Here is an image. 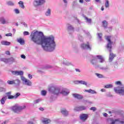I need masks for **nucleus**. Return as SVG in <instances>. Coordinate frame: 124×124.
Wrapping results in <instances>:
<instances>
[{"label": "nucleus", "instance_id": "1", "mask_svg": "<svg viewBox=\"0 0 124 124\" xmlns=\"http://www.w3.org/2000/svg\"><path fill=\"white\" fill-rule=\"evenodd\" d=\"M30 39L36 45H41L42 48L46 52H52L56 50L57 45L55 36L53 35L45 36L41 31H32L30 35Z\"/></svg>", "mask_w": 124, "mask_h": 124}, {"label": "nucleus", "instance_id": "2", "mask_svg": "<svg viewBox=\"0 0 124 124\" xmlns=\"http://www.w3.org/2000/svg\"><path fill=\"white\" fill-rule=\"evenodd\" d=\"M106 40L108 41V44L107 45V48L108 51L109 52V55L108 58L109 62H112L114 58L116 57V54L113 53L112 52V45L113 44V42L111 41V37L110 36H108L106 37Z\"/></svg>", "mask_w": 124, "mask_h": 124}, {"label": "nucleus", "instance_id": "3", "mask_svg": "<svg viewBox=\"0 0 124 124\" xmlns=\"http://www.w3.org/2000/svg\"><path fill=\"white\" fill-rule=\"evenodd\" d=\"M105 62V60L101 55H97L93 57V59L91 61V63L93 65H96L97 63L99 62L100 63H103Z\"/></svg>", "mask_w": 124, "mask_h": 124}, {"label": "nucleus", "instance_id": "4", "mask_svg": "<svg viewBox=\"0 0 124 124\" xmlns=\"http://www.w3.org/2000/svg\"><path fill=\"white\" fill-rule=\"evenodd\" d=\"M107 121L109 124H124V117H120L115 119L108 118Z\"/></svg>", "mask_w": 124, "mask_h": 124}, {"label": "nucleus", "instance_id": "5", "mask_svg": "<svg viewBox=\"0 0 124 124\" xmlns=\"http://www.w3.org/2000/svg\"><path fill=\"white\" fill-rule=\"evenodd\" d=\"M24 109H26V106H19L17 105L12 107L11 110L16 114H20Z\"/></svg>", "mask_w": 124, "mask_h": 124}, {"label": "nucleus", "instance_id": "6", "mask_svg": "<svg viewBox=\"0 0 124 124\" xmlns=\"http://www.w3.org/2000/svg\"><path fill=\"white\" fill-rule=\"evenodd\" d=\"M48 91L50 93H51L58 95V94H61V87L51 86L48 89Z\"/></svg>", "mask_w": 124, "mask_h": 124}, {"label": "nucleus", "instance_id": "7", "mask_svg": "<svg viewBox=\"0 0 124 124\" xmlns=\"http://www.w3.org/2000/svg\"><path fill=\"white\" fill-rule=\"evenodd\" d=\"M114 91L115 93L119 94V95H124V86L114 87Z\"/></svg>", "mask_w": 124, "mask_h": 124}, {"label": "nucleus", "instance_id": "8", "mask_svg": "<svg viewBox=\"0 0 124 124\" xmlns=\"http://www.w3.org/2000/svg\"><path fill=\"white\" fill-rule=\"evenodd\" d=\"M66 31L70 35H72V34L75 31V28L70 23L66 24Z\"/></svg>", "mask_w": 124, "mask_h": 124}, {"label": "nucleus", "instance_id": "9", "mask_svg": "<svg viewBox=\"0 0 124 124\" xmlns=\"http://www.w3.org/2000/svg\"><path fill=\"white\" fill-rule=\"evenodd\" d=\"M46 2L45 0H34L33 5L34 7H38L40 5H43Z\"/></svg>", "mask_w": 124, "mask_h": 124}, {"label": "nucleus", "instance_id": "10", "mask_svg": "<svg viewBox=\"0 0 124 124\" xmlns=\"http://www.w3.org/2000/svg\"><path fill=\"white\" fill-rule=\"evenodd\" d=\"M88 109V107L85 106H79L76 107L74 110L75 111V112H81L82 111H86Z\"/></svg>", "mask_w": 124, "mask_h": 124}, {"label": "nucleus", "instance_id": "11", "mask_svg": "<svg viewBox=\"0 0 124 124\" xmlns=\"http://www.w3.org/2000/svg\"><path fill=\"white\" fill-rule=\"evenodd\" d=\"M81 47L83 50H90V51L92 50V47L90 46V43H89V42H87V44H81Z\"/></svg>", "mask_w": 124, "mask_h": 124}, {"label": "nucleus", "instance_id": "12", "mask_svg": "<svg viewBox=\"0 0 124 124\" xmlns=\"http://www.w3.org/2000/svg\"><path fill=\"white\" fill-rule=\"evenodd\" d=\"M21 78L24 85L30 86H31V80L27 79L24 77H21Z\"/></svg>", "mask_w": 124, "mask_h": 124}, {"label": "nucleus", "instance_id": "13", "mask_svg": "<svg viewBox=\"0 0 124 124\" xmlns=\"http://www.w3.org/2000/svg\"><path fill=\"white\" fill-rule=\"evenodd\" d=\"M88 118H89V115L87 114L82 113L79 116V119L82 122H85L88 120Z\"/></svg>", "mask_w": 124, "mask_h": 124}, {"label": "nucleus", "instance_id": "14", "mask_svg": "<svg viewBox=\"0 0 124 124\" xmlns=\"http://www.w3.org/2000/svg\"><path fill=\"white\" fill-rule=\"evenodd\" d=\"M12 73L13 75L16 76H23L24 72L23 71H12Z\"/></svg>", "mask_w": 124, "mask_h": 124}, {"label": "nucleus", "instance_id": "15", "mask_svg": "<svg viewBox=\"0 0 124 124\" xmlns=\"http://www.w3.org/2000/svg\"><path fill=\"white\" fill-rule=\"evenodd\" d=\"M69 90H68V89H63L62 90H61L60 94L66 96L68 94H69Z\"/></svg>", "mask_w": 124, "mask_h": 124}, {"label": "nucleus", "instance_id": "16", "mask_svg": "<svg viewBox=\"0 0 124 124\" xmlns=\"http://www.w3.org/2000/svg\"><path fill=\"white\" fill-rule=\"evenodd\" d=\"M72 95L74 97H75V98H77L78 99H83V98H84L83 95H80V94L73 93Z\"/></svg>", "mask_w": 124, "mask_h": 124}, {"label": "nucleus", "instance_id": "17", "mask_svg": "<svg viewBox=\"0 0 124 124\" xmlns=\"http://www.w3.org/2000/svg\"><path fill=\"white\" fill-rule=\"evenodd\" d=\"M76 84H80L81 85H85L86 87L88 86V82L84 80H77L76 81Z\"/></svg>", "mask_w": 124, "mask_h": 124}, {"label": "nucleus", "instance_id": "18", "mask_svg": "<svg viewBox=\"0 0 124 124\" xmlns=\"http://www.w3.org/2000/svg\"><path fill=\"white\" fill-rule=\"evenodd\" d=\"M102 26L105 30H106L108 28V22L106 20H103L102 21Z\"/></svg>", "mask_w": 124, "mask_h": 124}, {"label": "nucleus", "instance_id": "19", "mask_svg": "<svg viewBox=\"0 0 124 124\" xmlns=\"http://www.w3.org/2000/svg\"><path fill=\"white\" fill-rule=\"evenodd\" d=\"M100 69L104 71V72H108V71H109V67L108 66H106V67H101L100 68Z\"/></svg>", "mask_w": 124, "mask_h": 124}, {"label": "nucleus", "instance_id": "20", "mask_svg": "<svg viewBox=\"0 0 124 124\" xmlns=\"http://www.w3.org/2000/svg\"><path fill=\"white\" fill-rule=\"evenodd\" d=\"M6 4L8 6H14L15 3L12 0H9L6 2Z\"/></svg>", "mask_w": 124, "mask_h": 124}, {"label": "nucleus", "instance_id": "21", "mask_svg": "<svg viewBox=\"0 0 124 124\" xmlns=\"http://www.w3.org/2000/svg\"><path fill=\"white\" fill-rule=\"evenodd\" d=\"M11 44V43L7 41H1V44L2 45H5V46H8L10 45Z\"/></svg>", "mask_w": 124, "mask_h": 124}, {"label": "nucleus", "instance_id": "22", "mask_svg": "<svg viewBox=\"0 0 124 124\" xmlns=\"http://www.w3.org/2000/svg\"><path fill=\"white\" fill-rule=\"evenodd\" d=\"M61 113H62L63 116H68V111H67L66 109H62V110L61 111Z\"/></svg>", "mask_w": 124, "mask_h": 124}, {"label": "nucleus", "instance_id": "23", "mask_svg": "<svg viewBox=\"0 0 124 124\" xmlns=\"http://www.w3.org/2000/svg\"><path fill=\"white\" fill-rule=\"evenodd\" d=\"M45 15L47 17H50V16H51V9H47V11L45 13Z\"/></svg>", "mask_w": 124, "mask_h": 124}, {"label": "nucleus", "instance_id": "24", "mask_svg": "<svg viewBox=\"0 0 124 124\" xmlns=\"http://www.w3.org/2000/svg\"><path fill=\"white\" fill-rule=\"evenodd\" d=\"M17 41L18 43H20L21 45H24L25 44V41L21 38L17 39Z\"/></svg>", "mask_w": 124, "mask_h": 124}, {"label": "nucleus", "instance_id": "25", "mask_svg": "<svg viewBox=\"0 0 124 124\" xmlns=\"http://www.w3.org/2000/svg\"><path fill=\"white\" fill-rule=\"evenodd\" d=\"M42 123L44 124H50V123H51V120H50V119H45L42 121Z\"/></svg>", "mask_w": 124, "mask_h": 124}, {"label": "nucleus", "instance_id": "26", "mask_svg": "<svg viewBox=\"0 0 124 124\" xmlns=\"http://www.w3.org/2000/svg\"><path fill=\"white\" fill-rule=\"evenodd\" d=\"M53 68V66H51L50 65H46V66L43 67L41 69H49Z\"/></svg>", "mask_w": 124, "mask_h": 124}, {"label": "nucleus", "instance_id": "27", "mask_svg": "<svg viewBox=\"0 0 124 124\" xmlns=\"http://www.w3.org/2000/svg\"><path fill=\"white\" fill-rule=\"evenodd\" d=\"M0 22L3 25H4V24H8V21L7 20H5V19L4 18V17H1L0 18Z\"/></svg>", "mask_w": 124, "mask_h": 124}, {"label": "nucleus", "instance_id": "28", "mask_svg": "<svg viewBox=\"0 0 124 124\" xmlns=\"http://www.w3.org/2000/svg\"><path fill=\"white\" fill-rule=\"evenodd\" d=\"M62 63L64 65H71V63L69 62H68L67 60H64L63 62Z\"/></svg>", "mask_w": 124, "mask_h": 124}, {"label": "nucleus", "instance_id": "29", "mask_svg": "<svg viewBox=\"0 0 124 124\" xmlns=\"http://www.w3.org/2000/svg\"><path fill=\"white\" fill-rule=\"evenodd\" d=\"M7 99V98H6V96H5V97H3L1 100H0V102H1V104L3 105V104H4L5 103V101Z\"/></svg>", "mask_w": 124, "mask_h": 124}, {"label": "nucleus", "instance_id": "30", "mask_svg": "<svg viewBox=\"0 0 124 124\" xmlns=\"http://www.w3.org/2000/svg\"><path fill=\"white\" fill-rule=\"evenodd\" d=\"M14 62V58H11L7 59V63H9V62Z\"/></svg>", "mask_w": 124, "mask_h": 124}, {"label": "nucleus", "instance_id": "31", "mask_svg": "<svg viewBox=\"0 0 124 124\" xmlns=\"http://www.w3.org/2000/svg\"><path fill=\"white\" fill-rule=\"evenodd\" d=\"M14 84L16 85V86H19L20 85V80L16 79L14 80Z\"/></svg>", "mask_w": 124, "mask_h": 124}, {"label": "nucleus", "instance_id": "32", "mask_svg": "<svg viewBox=\"0 0 124 124\" xmlns=\"http://www.w3.org/2000/svg\"><path fill=\"white\" fill-rule=\"evenodd\" d=\"M18 4H19L20 7H21V8H23V9L25 8V6L24 5V2H23V1H20L18 2Z\"/></svg>", "mask_w": 124, "mask_h": 124}, {"label": "nucleus", "instance_id": "33", "mask_svg": "<svg viewBox=\"0 0 124 124\" xmlns=\"http://www.w3.org/2000/svg\"><path fill=\"white\" fill-rule=\"evenodd\" d=\"M106 2L105 3V6L106 7V8H108V7H109L110 4L109 3V0H105Z\"/></svg>", "mask_w": 124, "mask_h": 124}, {"label": "nucleus", "instance_id": "34", "mask_svg": "<svg viewBox=\"0 0 124 124\" xmlns=\"http://www.w3.org/2000/svg\"><path fill=\"white\" fill-rule=\"evenodd\" d=\"M105 89H112L113 85L112 84H108L104 86Z\"/></svg>", "mask_w": 124, "mask_h": 124}, {"label": "nucleus", "instance_id": "35", "mask_svg": "<svg viewBox=\"0 0 124 124\" xmlns=\"http://www.w3.org/2000/svg\"><path fill=\"white\" fill-rule=\"evenodd\" d=\"M97 36H98V38L99 39L100 41H101L102 40V33H98Z\"/></svg>", "mask_w": 124, "mask_h": 124}, {"label": "nucleus", "instance_id": "36", "mask_svg": "<svg viewBox=\"0 0 124 124\" xmlns=\"http://www.w3.org/2000/svg\"><path fill=\"white\" fill-rule=\"evenodd\" d=\"M112 65H113L114 68H118V67L119 66V63L117 62H115L113 63Z\"/></svg>", "mask_w": 124, "mask_h": 124}, {"label": "nucleus", "instance_id": "37", "mask_svg": "<svg viewBox=\"0 0 124 124\" xmlns=\"http://www.w3.org/2000/svg\"><path fill=\"white\" fill-rule=\"evenodd\" d=\"M20 95H21V93H16L15 95H14V99H16V98H18Z\"/></svg>", "mask_w": 124, "mask_h": 124}, {"label": "nucleus", "instance_id": "38", "mask_svg": "<svg viewBox=\"0 0 124 124\" xmlns=\"http://www.w3.org/2000/svg\"><path fill=\"white\" fill-rule=\"evenodd\" d=\"M85 19L86 20L87 23H89V24H91V23H92L91 18H89L87 17H85Z\"/></svg>", "mask_w": 124, "mask_h": 124}, {"label": "nucleus", "instance_id": "39", "mask_svg": "<svg viewBox=\"0 0 124 124\" xmlns=\"http://www.w3.org/2000/svg\"><path fill=\"white\" fill-rule=\"evenodd\" d=\"M4 92H6V89L2 87H0V93H3Z\"/></svg>", "mask_w": 124, "mask_h": 124}, {"label": "nucleus", "instance_id": "40", "mask_svg": "<svg viewBox=\"0 0 124 124\" xmlns=\"http://www.w3.org/2000/svg\"><path fill=\"white\" fill-rule=\"evenodd\" d=\"M41 94L42 95H43V96H45V95L47 94V91H46V90H42L41 91Z\"/></svg>", "mask_w": 124, "mask_h": 124}, {"label": "nucleus", "instance_id": "41", "mask_svg": "<svg viewBox=\"0 0 124 124\" xmlns=\"http://www.w3.org/2000/svg\"><path fill=\"white\" fill-rule=\"evenodd\" d=\"M56 98H57V97H56V96H55V95H52L50 96V100H51V101H53L54 100H56Z\"/></svg>", "mask_w": 124, "mask_h": 124}, {"label": "nucleus", "instance_id": "42", "mask_svg": "<svg viewBox=\"0 0 124 124\" xmlns=\"http://www.w3.org/2000/svg\"><path fill=\"white\" fill-rule=\"evenodd\" d=\"M95 75L98 77V78H103V75L99 73H95Z\"/></svg>", "mask_w": 124, "mask_h": 124}, {"label": "nucleus", "instance_id": "43", "mask_svg": "<svg viewBox=\"0 0 124 124\" xmlns=\"http://www.w3.org/2000/svg\"><path fill=\"white\" fill-rule=\"evenodd\" d=\"M0 62H3L5 63H7V59L0 58Z\"/></svg>", "mask_w": 124, "mask_h": 124}, {"label": "nucleus", "instance_id": "44", "mask_svg": "<svg viewBox=\"0 0 124 124\" xmlns=\"http://www.w3.org/2000/svg\"><path fill=\"white\" fill-rule=\"evenodd\" d=\"M41 101L40 99H38L34 101L33 103L34 104H37V103H39Z\"/></svg>", "mask_w": 124, "mask_h": 124}, {"label": "nucleus", "instance_id": "45", "mask_svg": "<svg viewBox=\"0 0 124 124\" xmlns=\"http://www.w3.org/2000/svg\"><path fill=\"white\" fill-rule=\"evenodd\" d=\"M89 93H92L93 94L94 93H97L94 90H93L92 89H89Z\"/></svg>", "mask_w": 124, "mask_h": 124}, {"label": "nucleus", "instance_id": "46", "mask_svg": "<svg viewBox=\"0 0 124 124\" xmlns=\"http://www.w3.org/2000/svg\"><path fill=\"white\" fill-rule=\"evenodd\" d=\"M115 85H117V86H122V82L121 81H116Z\"/></svg>", "mask_w": 124, "mask_h": 124}, {"label": "nucleus", "instance_id": "47", "mask_svg": "<svg viewBox=\"0 0 124 124\" xmlns=\"http://www.w3.org/2000/svg\"><path fill=\"white\" fill-rule=\"evenodd\" d=\"M90 110L93 111V112H95V111L96 110V108L94 107H92L90 108Z\"/></svg>", "mask_w": 124, "mask_h": 124}, {"label": "nucleus", "instance_id": "48", "mask_svg": "<svg viewBox=\"0 0 124 124\" xmlns=\"http://www.w3.org/2000/svg\"><path fill=\"white\" fill-rule=\"evenodd\" d=\"M7 83L9 84V85H13V84H14V80H8Z\"/></svg>", "mask_w": 124, "mask_h": 124}, {"label": "nucleus", "instance_id": "49", "mask_svg": "<svg viewBox=\"0 0 124 124\" xmlns=\"http://www.w3.org/2000/svg\"><path fill=\"white\" fill-rule=\"evenodd\" d=\"M106 96L108 97H113V95H112L110 93H108L106 94Z\"/></svg>", "mask_w": 124, "mask_h": 124}, {"label": "nucleus", "instance_id": "50", "mask_svg": "<svg viewBox=\"0 0 124 124\" xmlns=\"http://www.w3.org/2000/svg\"><path fill=\"white\" fill-rule=\"evenodd\" d=\"M75 5H77V0L74 1L72 3L73 7H74Z\"/></svg>", "mask_w": 124, "mask_h": 124}, {"label": "nucleus", "instance_id": "51", "mask_svg": "<svg viewBox=\"0 0 124 124\" xmlns=\"http://www.w3.org/2000/svg\"><path fill=\"white\" fill-rule=\"evenodd\" d=\"M8 99H14V95H10L8 97Z\"/></svg>", "mask_w": 124, "mask_h": 124}, {"label": "nucleus", "instance_id": "52", "mask_svg": "<svg viewBox=\"0 0 124 124\" xmlns=\"http://www.w3.org/2000/svg\"><path fill=\"white\" fill-rule=\"evenodd\" d=\"M14 11H15L16 14H20V11H19V10L18 9H15L14 10Z\"/></svg>", "mask_w": 124, "mask_h": 124}, {"label": "nucleus", "instance_id": "53", "mask_svg": "<svg viewBox=\"0 0 124 124\" xmlns=\"http://www.w3.org/2000/svg\"><path fill=\"white\" fill-rule=\"evenodd\" d=\"M37 73H40L41 74H43V73H44V71H43L41 69H38L37 70Z\"/></svg>", "mask_w": 124, "mask_h": 124}, {"label": "nucleus", "instance_id": "54", "mask_svg": "<svg viewBox=\"0 0 124 124\" xmlns=\"http://www.w3.org/2000/svg\"><path fill=\"white\" fill-rule=\"evenodd\" d=\"M23 34H24V35H29L30 32H29L28 31H25L23 32Z\"/></svg>", "mask_w": 124, "mask_h": 124}, {"label": "nucleus", "instance_id": "55", "mask_svg": "<svg viewBox=\"0 0 124 124\" xmlns=\"http://www.w3.org/2000/svg\"><path fill=\"white\" fill-rule=\"evenodd\" d=\"M86 33V35L89 37V38H92V36H91V34H90V32H88Z\"/></svg>", "mask_w": 124, "mask_h": 124}, {"label": "nucleus", "instance_id": "56", "mask_svg": "<svg viewBox=\"0 0 124 124\" xmlns=\"http://www.w3.org/2000/svg\"><path fill=\"white\" fill-rule=\"evenodd\" d=\"M21 24L22 25H24V27H25L26 28H28V24H27V23L25 22H21Z\"/></svg>", "mask_w": 124, "mask_h": 124}, {"label": "nucleus", "instance_id": "57", "mask_svg": "<svg viewBox=\"0 0 124 124\" xmlns=\"http://www.w3.org/2000/svg\"><path fill=\"white\" fill-rule=\"evenodd\" d=\"M78 39L80 41H83V37H82V36H79L78 37Z\"/></svg>", "mask_w": 124, "mask_h": 124}, {"label": "nucleus", "instance_id": "58", "mask_svg": "<svg viewBox=\"0 0 124 124\" xmlns=\"http://www.w3.org/2000/svg\"><path fill=\"white\" fill-rule=\"evenodd\" d=\"M5 36H12V33H9L6 34Z\"/></svg>", "mask_w": 124, "mask_h": 124}, {"label": "nucleus", "instance_id": "59", "mask_svg": "<svg viewBox=\"0 0 124 124\" xmlns=\"http://www.w3.org/2000/svg\"><path fill=\"white\" fill-rule=\"evenodd\" d=\"M7 96H8H8L9 95H11V92H7L6 93Z\"/></svg>", "mask_w": 124, "mask_h": 124}, {"label": "nucleus", "instance_id": "60", "mask_svg": "<svg viewBox=\"0 0 124 124\" xmlns=\"http://www.w3.org/2000/svg\"><path fill=\"white\" fill-rule=\"evenodd\" d=\"M21 58L22 59H26V56H25V55H24V54H22V55H21Z\"/></svg>", "mask_w": 124, "mask_h": 124}, {"label": "nucleus", "instance_id": "61", "mask_svg": "<svg viewBox=\"0 0 124 124\" xmlns=\"http://www.w3.org/2000/svg\"><path fill=\"white\" fill-rule=\"evenodd\" d=\"M28 77L29 79H32V75L31 74H29Z\"/></svg>", "mask_w": 124, "mask_h": 124}, {"label": "nucleus", "instance_id": "62", "mask_svg": "<svg viewBox=\"0 0 124 124\" xmlns=\"http://www.w3.org/2000/svg\"><path fill=\"white\" fill-rule=\"evenodd\" d=\"M8 124V120L5 121L4 122H3L1 123V124Z\"/></svg>", "mask_w": 124, "mask_h": 124}, {"label": "nucleus", "instance_id": "63", "mask_svg": "<svg viewBox=\"0 0 124 124\" xmlns=\"http://www.w3.org/2000/svg\"><path fill=\"white\" fill-rule=\"evenodd\" d=\"M95 67H96V68H99V69H100L101 66L100 65H96Z\"/></svg>", "mask_w": 124, "mask_h": 124}, {"label": "nucleus", "instance_id": "64", "mask_svg": "<svg viewBox=\"0 0 124 124\" xmlns=\"http://www.w3.org/2000/svg\"><path fill=\"white\" fill-rule=\"evenodd\" d=\"M75 70L77 72H81V70H80L79 69H75Z\"/></svg>", "mask_w": 124, "mask_h": 124}]
</instances>
